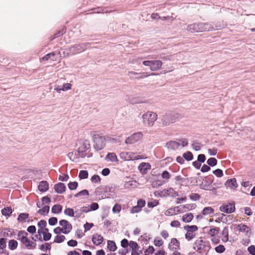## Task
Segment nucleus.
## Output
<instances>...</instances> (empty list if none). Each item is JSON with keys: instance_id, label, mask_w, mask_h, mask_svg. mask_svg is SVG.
<instances>
[{"instance_id": "nucleus-1", "label": "nucleus", "mask_w": 255, "mask_h": 255, "mask_svg": "<svg viewBox=\"0 0 255 255\" xmlns=\"http://www.w3.org/2000/svg\"><path fill=\"white\" fill-rule=\"evenodd\" d=\"M91 135L94 143V148L96 150H100L103 149L106 144V137L96 132H92Z\"/></svg>"}, {"instance_id": "nucleus-2", "label": "nucleus", "mask_w": 255, "mask_h": 255, "mask_svg": "<svg viewBox=\"0 0 255 255\" xmlns=\"http://www.w3.org/2000/svg\"><path fill=\"white\" fill-rule=\"evenodd\" d=\"M157 119V115L151 111H148L142 116V123L146 127H152Z\"/></svg>"}, {"instance_id": "nucleus-3", "label": "nucleus", "mask_w": 255, "mask_h": 255, "mask_svg": "<svg viewBox=\"0 0 255 255\" xmlns=\"http://www.w3.org/2000/svg\"><path fill=\"white\" fill-rule=\"evenodd\" d=\"M179 118V115L177 113L170 112L166 113L162 118V125L163 126H168L170 124L174 123Z\"/></svg>"}, {"instance_id": "nucleus-4", "label": "nucleus", "mask_w": 255, "mask_h": 255, "mask_svg": "<svg viewBox=\"0 0 255 255\" xmlns=\"http://www.w3.org/2000/svg\"><path fill=\"white\" fill-rule=\"evenodd\" d=\"M142 64L145 66L149 67L151 71H156L160 70L162 66V62L159 60H144Z\"/></svg>"}, {"instance_id": "nucleus-5", "label": "nucleus", "mask_w": 255, "mask_h": 255, "mask_svg": "<svg viewBox=\"0 0 255 255\" xmlns=\"http://www.w3.org/2000/svg\"><path fill=\"white\" fill-rule=\"evenodd\" d=\"M194 249L199 253L203 254L209 250V246L201 239L197 240L195 243Z\"/></svg>"}, {"instance_id": "nucleus-6", "label": "nucleus", "mask_w": 255, "mask_h": 255, "mask_svg": "<svg viewBox=\"0 0 255 255\" xmlns=\"http://www.w3.org/2000/svg\"><path fill=\"white\" fill-rule=\"evenodd\" d=\"M184 229L187 231L186 234H185V238L188 241L191 240L195 237L196 234L195 232L198 230V227L197 226L187 225L184 227Z\"/></svg>"}, {"instance_id": "nucleus-7", "label": "nucleus", "mask_w": 255, "mask_h": 255, "mask_svg": "<svg viewBox=\"0 0 255 255\" xmlns=\"http://www.w3.org/2000/svg\"><path fill=\"white\" fill-rule=\"evenodd\" d=\"M89 43H84L78 44H74L69 48V51L73 54L78 53L84 51L87 47Z\"/></svg>"}, {"instance_id": "nucleus-8", "label": "nucleus", "mask_w": 255, "mask_h": 255, "mask_svg": "<svg viewBox=\"0 0 255 255\" xmlns=\"http://www.w3.org/2000/svg\"><path fill=\"white\" fill-rule=\"evenodd\" d=\"M143 136V133L141 132H137L133 133L126 139L125 143L126 144H133L139 140Z\"/></svg>"}, {"instance_id": "nucleus-9", "label": "nucleus", "mask_w": 255, "mask_h": 255, "mask_svg": "<svg viewBox=\"0 0 255 255\" xmlns=\"http://www.w3.org/2000/svg\"><path fill=\"white\" fill-rule=\"evenodd\" d=\"M59 225L62 226V229L63 231V234H69L72 229V225L66 220H62L59 221Z\"/></svg>"}, {"instance_id": "nucleus-10", "label": "nucleus", "mask_w": 255, "mask_h": 255, "mask_svg": "<svg viewBox=\"0 0 255 255\" xmlns=\"http://www.w3.org/2000/svg\"><path fill=\"white\" fill-rule=\"evenodd\" d=\"M199 32L205 31H212L215 29L212 24L207 23H199Z\"/></svg>"}, {"instance_id": "nucleus-11", "label": "nucleus", "mask_w": 255, "mask_h": 255, "mask_svg": "<svg viewBox=\"0 0 255 255\" xmlns=\"http://www.w3.org/2000/svg\"><path fill=\"white\" fill-rule=\"evenodd\" d=\"M235 210V206L231 204L223 205L220 207L221 211L226 213H233Z\"/></svg>"}, {"instance_id": "nucleus-12", "label": "nucleus", "mask_w": 255, "mask_h": 255, "mask_svg": "<svg viewBox=\"0 0 255 255\" xmlns=\"http://www.w3.org/2000/svg\"><path fill=\"white\" fill-rule=\"evenodd\" d=\"M225 184L227 187H229L231 189H235L238 186L237 180L234 178L228 180Z\"/></svg>"}, {"instance_id": "nucleus-13", "label": "nucleus", "mask_w": 255, "mask_h": 255, "mask_svg": "<svg viewBox=\"0 0 255 255\" xmlns=\"http://www.w3.org/2000/svg\"><path fill=\"white\" fill-rule=\"evenodd\" d=\"M150 165L148 163L142 162L140 163L138 168L141 173L142 174L146 173L148 170L150 168Z\"/></svg>"}, {"instance_id": "nucleus-14", "label": "nucleus", "mask_w": 255, "mask_h": 255, "mask_svg": "<svg viewBox=\"0 0 255 255\" xmlns=\"http://www.w3.org/2000/svg\"><path fill=\"white\" fill-rule=\"evenodd\" d=\"M55 191L59 194H62L65 191L66 186L63 183L59 182L54 185Z\"/></svg>"}, {"instance_id": "nucleus-15", "label": "nucleus", "mask_w": 255, "mask_h": 255, "mask_svg": "<svg viewBox=\"0 0 255 255\" xmlns=\"http://www.w3.org/2000/svg\"><path fill=\"white\" fill-rule=\"evenodd\" d=\"M166 147L168 149L175 150L178 148L180 146V143L178 141H170L166 143Z\"/></svg>"}, {"instance_id": "nucleus-16", "label": "nucleus", "mask_w": 255, "mask_h": 255, "mask_svg": "<svg viewBox=\"0 0 255 255\" xmlns=\"http://www.w3.org/2000/svg\"><path fill=\"white\" fill-rule=\"evenodd\" d=\"M103 241V237L98 234H95L93 236L92 238V242L93 244L96 246L99 245Z\"/></svg>"}, {"instance_id": "nucleus-17", "label": "nucleus", "mask_w": 255, "mask_h": 255, "mask_svg": "<svg viewBox=\"0 0 255 255\" xmlns=\"http://www.w3.org/2000/svg\"><path fill=\"white\" fill-rule=\"evenodd\" d=\"M22 243L28 248L29 249H34L36 248V244L33 242L31 241L27 238H26L22 242Z\"/></svg>"}, {"instance_id": "nucleus-18", "label": "nucleus", "mask_w": 255, "mask_h": 255, "mask_svg": "<svg viewBox=\"0 0 255 255\" xmlns=\"http://www.w3.org/2000/svg\"><path fill=\"white\" fill-rule=\"evenodd\" d=\"M49 189V184L46 181H41L38 185V189L41 192H46Z\"/></svg>"}, {"instance_id": "nucleus-19", "label": "nucleus", "mask_w": 255, "mask_h": 255, "mask_svg": "<svg viewBox=\"0 0 255 255\" xmlns=\"http://www.w3.org/2000/svg\"><path fill=\"white\" fill-rule=\"evenodd\" d=\"M187 30L191 32H199V23L189 24Z\"/></svg>"}, {"instance_id": "nucleus-20", "label": "nucleus", "mask_w": 255, "mask_h": 255, "mask_svg": "<svg viewBox=\"0 0 255 255\" xmlns=\"http://www.w3.org/2000/svg\"><path fill=\"white\" fill-rule=\"evenodd\" d=\"M193 217V215L192 213H187L182 216V220L184 222L189 223L192 221Z\"/></svg>"}, {"instance_id": "nucleus-21", "label": "nucleus", "mask_w": 255, "mask_h": 255, "mask_svg": "<svg viewBox=\"0 0 255 255\" xmlns=\"http://www.w3.org/2000/svg\"><path fill=\"white\" fill-rule=\"evenodd\" d=\"M179 242L176 238H172L170 243L169 244V248H171V246H174L173 248L175 250H178L179 249Z\"/></svg>"}, {"instance_id": "nucleus-22", "label": "nucleus", "mask_w": 255, "mask_h": 255, "mask_svg": "<svg viewBox=\"0 0 255 255\" xmlns=\"http://www.w3.org/2000/svg\"><path fill=\"white\" fill-rule=\"evenodd\" d=\"M28 236V233L24 231H19L17 237L18 240H20L21 243L27 238V236Z\"/></svg>"}, {"instance_id": "nucleus-23", "label": "nucleus", "mask_w": 255, "mask_h": 255, "mask_svg": "<svg viewBox=\"0 0 255 255\" xmlns=\"http://www.w3.org/2000/svg\"><path fill=\"white\" fill-rule=\"evenodd\" d=\"M106 158L112 162L118 161V157L116 154L114 152L109 153L107 155Z\"/></svg>"}, {"instance_id": "nucleus-24", "label": "nucleus", "mask_w": 255, "mask_h": 255, "mask_svg": "<svg viewBox=\"0 0 255 255\" xmlns=\"http://www.w3.org/2000/svg\"><path fill=\"white\" fill-rule=\"evenodd\" d=\"M129 246L133 251L131 252V255H135L136 254V250L138 249L137 244L134 241H130L129 243Z\"/></svg>"}, {"instance_id": "nucleus-25", "label": "nucleus", "mask_w": 255, "mask_h": 255, "mask_svg": "<svg viewBox=\"0 0 255 255\" xmlns=\"http://www.w3.org/2000/svg\"><path fill=\"white\" fill-rule=\"evenodd\" d=\"M12 210L10 207H6L1 210V213L2 215L5 216H9L12 213Z\"/></svg>"}, {"instance_id": "nucleus-26", "label": "nucleus", "mask_w": 255, "mask_h": 255, "mask_svg": "<svg viewBox=\"0 0 255 255\" xmlns=\"http://www.w3.org/2000/svg\"><path fill=\"white\" fill-rule=\"evenodd\" d=\"M49 209H50V207L49 206H48V205L44 206L43 205L42 207V208L39 209L37 211V212H38V213H39L41 215H44L48 213V212L49 211Z\"/></svg>"}, {"instance_id": "nucleus-27", "label": "nucleus", "mask_w": 255, "mask_h": 255, "mask_svg": "<svg viewBox=\"0 0 255 255\" xmlns=\"http://www.w3.org/2000/svg\"><path fill=\"white\" fill-rule=\"evenodd\" d=\"M62 209V206L59 204H56L52 207L51 211L54 214H59L61 212Z\"/></svg>"}, {"instance_id": "nucleus-28", "label": "nucleus", "mask_w": 255, "mask_h": 255, "mask_svg": "<svg viewBox=\"0 0 255 255\" xmlns=\"http://www.w3.org/2000/svg\"><path fill=\"white\" fill-rule=\"evenodd\" d=\"M18 243L14 240H10L8 242V248L11 250H14L17 247Z\"/></svg>"}, {"instance_id": "nucleus-29", "label": "nucleus", "mask_w": 255, "mask_h": 255, "mask_svg": "<svg viewBox=\"0 0 255 255\" xmlns=\"http://www.w3.org/2000/svg\"><path fill=\"white\" fill-rule=\"evenodd\" d=\"M129 155H133L132 152H122L120 153V157L124 159L125 160H130V157H129Z\"/></svg>"}, {"instance_id": "nucleus-30", "label": "nucleus", "mask_w": 255, "mask_h": 255, "mask_svg": "<svg viewBox=\"0 0 255 255\" xmlns=\"http://www.w3.org/2000/svg\"><path fill=\"white\" fill-rule=\"evenodd\" d=\"M108 249L112 252H114L117 249V246L115 243L112 241H108Z\"/></svg>"}, {"instance_id": "nucleus-31", "label": "nucleus", "mask_w": 255, "mask_h": 255, "mask_svg": "<svg viewBox=\"0 0 255 255\" xmlns=\"http://www.w3.org/2000/svg\"><path fill=\"white\" fill-rule=\"evenodd\" d=\"M179 208V206H177L174 208L169 209L165 211V215L166 216H172L175 215L176 214V209H178Z\"/></svg>"}, {"instance_id": "nucleus-32", "label": "nucleus", "mask_w": 255, "mask_h": 255, "mask_svg": "<svg viewBox=\"0 0 255 255\" xmlns=\"http://www.w3.org/2000/svg\"><path fill=\"white\" fill-rule=\"evenodd\" d=\"M51 243H45L44 245H41L39 246V249L42 251L46 252L47 250L51 249Z\"/></svg>"}, {"instance_id": "nucleus-33", "label": "nucleus", "mask_w": 255, "mask_h": 255, "mask_svg": "<svg viewBox=\"0 0 255 255\" xmlns=\"http://www.w3.org/2000/svg\"><path fill=\"white\" fill-rule=\"evenodd\" d=\"M29 217V214L27 213H20L17 218V220L19 222L25 221Z\"/></svg>"}, {"instance_id": "nucleus-34", "label": "nucleus", "mask_w": 255, "mask_h": 255, "mask_svg": "<svg viewBox=\"0 0 255 255\" xmlns=\"http://www.w3.org/2000/svg\"><path fill=\"white\" fill-rule=\"evenodd\" d=\"M214 213L213 209L210 207H205L202 211V214L204 215H210Z\"/></svg>"}, {"instance_id": "nucleus-35", "label": "nucleus", "mask_w": 255, "mask_h": 255, "mask_svg": "<svg viewBox=\"0 0 255 255\" xmlns=\"http://www.w3.org/2000/svg\"><path fill=\"white\" fill-rule=\"evenodd\" d=\"M237 228L242 232L248 233L249 231V228L245 225L240 224L238 226Z\"/></svg>"}, {"instance_id": "nucleus-36", "label": "nucleus", "mask_w": 255, "mask_h": 255, "mask_svg": "<svg viewBox=\"0 0 255 255\" xmlns=\"http://www.w3.org/2000/svg\"><path fill=\"white\" fill-rule=\"evenodd\" d=\"M166 193L168 195L172 197H176L178 195V193L172 188L168 189L166 191Z\"/></svg>"}, {"instance_id": "nucleus-37", "label": "nucleus", "mask_w": 255, "mask_h": 255, "mask_svg": "<svg viewBox=\"0 0 255 255\" xmlns=\"http://www.w3.org/2000/svg\"><path fill=\"white\" fill-rule=\"evenodd\" d=\"M219 231L220 229L218 227H216L211 229L208 232V234L211 236H214L216 235H217L219 233Z\"/></svg>"}, {"instance_id": "nucleus-38", "label": "nucleus", "mask_w": 255, "mask_h": 255, "mask_svg": "<svg viewBox=\"0 0 255 255\" xmlns=\"http://www.w3.org/2000/svg\"><path fill=\"white\" fill-rule=\"evenodd\" d=\"M222 235L224 238L222 239L223 241L227 242L228 240V229L227 227H225L222 231Z\"/></svg>"}, {"instance_id": "nucleus-39", "label": "nucleus", "mask_w": 255, "mask_h": 255, "mask_svg": "<svg viewBox=\"0 0 255 255\" xmlns=\"http://www.w3.org/2000/svg\"><path fill=\"white\" fill-rule=\"evenodd\" d=\"M183 158L188 161L191 160L193 159V154L190 151H187L183 155Z\"/></svg>"}, {"instance_id": "nucleus-40", "label": "nucleus", "mask_w": 255, "mask_h": 255, "mask_svg": "<svg viewBox=\"0 0 255 255\" xmlns=\"http://www.w3.org/2000/svg\"><path fill=\"white\" fill-rule=\"evenodd\" d=\"M88 177V172L87 170H81L79 174V177L80 179H86Z\"/></svg>"}, {"instance_id": "nucleus-41", "label": "nucleus", "mask_w": 255, "mask_h": 255, "mask_svg": "<svg viewBox=\"0 0 255 255\" xmlns=\"http://www.w3.org/2000/svg\"><path fill=\"white\" fill-rule=\"evenodd\" d=\"M207 163L210 166H214L217 164V160L216 158L211 157L208 159Z\"/></svg>"}, {"instance_id": "nucleus-42", "label": "nucleus", "mask_w": 255, "mask_h": 255, "mask_svg": "<svg viewBox=\"0 0 255 255\" xmlns=\"http://www.w3.org/2000/svg\"><path fill=\"white\" fill-rule=\"evenodd\" d=\"M65 239V237L63 235H57L55 237V238L54 239V242L57 243H61L64 241Z\"/></svg>"}, {"instance_id": "nucleus-43", "label": "nucleus", "mask_w": 255, "mask_h": 255, "mask_svg": "<svg viewBox=\"0 0 255 255\" xmlns=\"http://www.w3.org/2000/svg\"><path fill=\"white\" fill-rule=\"evenodd\" d=\"M64 214L70 217H74V210L70 208H66L64 210Z\"/></svg>"}, {"instance_id": "nucleus-44", "label": "nucleus", "mask_w": 255, "mask_h": 255, "mask_svg": "<svg viewBox=\"0 0 255 255\" xmlns=\"http://www.w3.org/2000/svg\"><path fill=\"white\" fill-rule=\"evenodd\" d=\"M6 241L5 238H0V249L3 250L6 248Z\"/></svg>"}, {"instance_id": "nucleus-45", "label": "nucleus", "mask_w": 255, "mask_h": 255, "mask_svg": "<svg viewBox=\"0 0 255 255\" xmlns=\"http://www.w3.org/2000/svg\"><path fill=\"white\" fill-rule=\"evenodd\" d=\"M89 195V192L87 190L84 189L82 191L79 192L75 195V197H78L80 196H88Z\"/></svg>"}, {"instance_id": "nucleus-46", "label": "nucleus", "mask_w": 255, "mask_h": 255, "mask_svg": "<svg viewBox=\"0 0 255 255\" xmlns=\"http://www.w3.org/2000/svg\"><path fill=\"white\" fill-rule=\"evenodd\" d=\"M78 184L76 181L70 182L68 184V188L71 190H75L77 188V187H78Z\"/></svg>"}, {"instance_id": "nucleus-47", "label": "nucleus", "mask_w": 255, "mask_h": 255, "mask_svg": "<svg viewBox=\"0 0 255 255\" xmlns=\"http://www.w3.org/2000/svg\"><path fill=\"white\" fill-rule=\"evenodd\" d=\"M90 144L87 140L85 141L82 146L79 148L82 151H86L90 147Z\"/></svg>"}, {"instance_id": "nucleus-48", "label": "nucleus", "mask_w": 255, "mask_h": 255, "mask_svg": "<svg viewBox=\"0 0 255 255\" xmlns=\"http://www.w3.org/2000/svg\"><path fill=\"white\" fill-rule=\"evenodd\" d=\"M121 210V206L118 204H116L113 207L112 211L114 213H119Z\"/></svg>"}, {"instance_id": "nucleus-49", "label": "nucleus", "mask_w": 255, "mask_h": 255, "mask_svg": "<svg viewBox=\"0 0 255 255\" xmlns=\"http://www.w3.org/2000/svg\"><path fill=\"white\" fill-rule=\"evenodd\" d=\"M135 181H129L128 182H125L124 184V187L125 188H129L133 187L135 185Z\"/></svg>"}, {"instance_id": "nucleus-50", "label": "nucleus", "mask_w": 255, "mask_h": 255, "mask_svg": "<svg viewBox=\"0 0 255 255\" xmlns=\"http://www.w3.org/2000/svg\"><path fill=\"white\" fill-rule=\"evenodd\" d=\"M185 180V178H182L181 176L179 175L175 177L176 183L179 185H182V183Z\"/></svg>"}, {"instance_id": "nucleus-51", "label": "nucleus", "mask_w": 255, "mask_h": 255, "mask_svg": "<svg viewBox=\"0 0 255 255\" xmlns=\"http://www.w3.org/2000/svg\"><path fill=\"white\" fill-rule=\"evenodd\" d=\"M159 203V202L157 200H154L153 201L148 202L147 203V206L149 208H153L156 206H157Z\"/></svg>"}, {"instance_id": "nucleus-52", "label": "nucleus", "mask_w": 255, "mask_h": 255, "mask_svg": "<svg viewBox=\"0 0 255 255\" xmlns=\"http://www.w3.org/2000/svg\"><path fill=\"white\" fill-rule=\"evenodd\" d=\"M157 75V74H156L155 73H153V72L150 73H149L148 72H143V73H141V75L139 78L142 79L144 78L147 77L149 76H154V75Z\"/></svg>"}, {"instance_id": "nucleus-53", "label": "nucleus", "mask_w": 255, "mask_h": 255, "mask_svg": "<svg viewBox=\"0 0 255 255\" xmlns=\"http://www.w3.org/2000/svg\"><path fill=\"white\" fill-rule=\"evenodd\" d=\"M213 173L218 177H221L223 175V171L220 169H217L213 171Z\"/></svg>"}, {"instance_id": "nucleus-54", "label": "nucleus", "mask_w": 255, "mask_h": 255, "mask_svg": "<svg viewBox=\"0 0 255 255\" xmlns=\"http://www.w3.org/2000/svg\"><path fill=\"white\" fill-rule=\"evenodd\" d=\"M215 249L216 252L218 253H222L225 250V248L224 246L223 245H219L218 246L216 247Z\"/></svg>"}, {"instance_id": "nucleus-55", "label": "nucleus", "mask_w": 255, "mask_h": 255, "mask_svg": "<svg viewBox=\"0 0 255 255\" xmlns=\"http://www.w3.org/2000/svg\"><path fill=\"white\" fill-rule=\"evenodd\" d=\"M74 217L77 218H79L82 214V213L80 209H79L77 207L75 208V211H74Z\"/></svg>"}, {"instance_id": "nucleus-56", "label": "nucleus", "mask_w": 255, "mask_h": 255, "mask_svg": "<svg viewBox=\"0 0 255 255\" xmlns=\"http://www.w3.org/2000/svg\"><path fill=\"white\" fill-rule=\"evenodd\" d=\"M190 199L193 201H197L200 199V195L197 193H192L190 196Z\"/></svg>"}, {"instance_id": "nucleus-57", "label": "nucleus", "mask_w": 255, "mask_h": 255, "mask_svg": "<svg viewBox=\"0 0 255 255\" xmlns=\"http://www.w3.org/2000/svg\"><path fill=\"white\" fill-rule=\"evenodd\" d=\"M141 211V208L138 207L137 205H136L132 208L130 210V213L132 214L140 212Z\"/></svg>"}, {"instance_id": "nucleus-58", "label": "nucleus", "mask_w": 255, "mask_h": 255, "mask_svg": "<svg viewBox=\"0 0 255 255\" xmlns=\"http://www.w3.org/2000/svg\"><path fill=\"white\" fill-rule=\"evenodd\" d=\"M72 87V85L70 83H65L63 85L62 88H61L62 91H66L67 90H70Z\"/></svg>"}, {"instance_id": "nucleus-59", "label": "nucleus", "mask_w": 255, "mask_h": 255, "mask_svg": "<svg viewBox=\"0 0 255 255\" xmlns=\"http://www.w3.org/2000/svg\"><path fill=\"white\" fill-rule=\"evenodd\" d=\"M163 242L161 239L155 238L154 240V244L155 246L160 247L162 245Z\"/></svg>"}, {"instance_id": "nucleus-60", "label": "nucleus", "mask_w": 255, "mask_h": 255, "mask_svg": "<svg viewBox=\"0 0 255 255\" xmlns=\"http://www.w3.org/2000/svg\"><path fill=\"white\" fill-rule=\"evenodd\" d=\"M42 204H49L51 202V199L48 196H45L41 199Z\"/></svg>"}, {"instance_id": "nucleus-61", "label": "nucleus", "mask_w": 255, "mask_h": 255, "mask_svg": "<svg viewBox=\"0 0 255 255\" xmlns=\"http://www.w3.org/2000/svg\"><path fill=\"white\" fill-rule=\"evenodd\" d=\"M57 219L56 217H51L48 220V223L50 225L54 226L57 223Z\"/></svg>"}, {"instance_id": "nucleus-62", "label": "nucleus", "mask_w": 255, "mask_h": 255, "mask_svg": "<svg viewBox=\"0 0 255 255\" xmlns=\"http://www.w3.org/2000/svg\"><path fill=\"white\" fill-rule=\"evenodd\" d=\"M43 240L45 241H49L51 238V234L49 233L44 232L43 235Z\"/></svg>"}, {"instance_id": "nucleus-63", "label": "nucleus", "mask_w": 255, "mask_h": 255, "mask_svg": "<svg viewBox=\"0 0 255 255\" xmlns=\"http://www.w3.org/2000/svg\"><path fill=\"white\" fill-rule=\"evenodd\" d=\"M91 181L94 183H98L100 182L101 178L100 176L98 175H94L91 178Z\"/></svg>"}, {"instance_id": "nucleus-64", "label": "nucleus", "mask_w": 255, "mask_h": 255, "mask_svg": "<svg viewBox=\"0 0 255 255\" xmlns=\"http://www.w3.org/2000/svg\"><path fill=\"white\" fill-rule=\"evenodd\" d=\"M178 142H179L180 145H181L182 147L186 146L188 145V141L186 139H179Z\"/></svg>"}]
</instances>
